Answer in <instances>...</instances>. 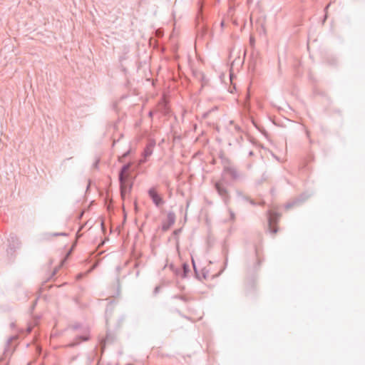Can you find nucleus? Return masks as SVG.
Returning a JSON list of instances; mask_svg holds the SVG:
<instances>
[{"instance_id":"20e7f679","label":"nucleus","mask_w":365,"mask_h":365,"mask_svg":"<svg viewBox=\"0 0 365 365\" xmlns=\"http://www.w3.org/2000/svg\"><path fill=\"white\" fill-rule=\"evenodd\" d=\"M301 198H302V200H304V198H302V197H301L300 198L298 197L297 200L299 201L301 200Z\"/></svg>"},{"instance_id":"7ed1b4c3","label":"nucleus","mask_w":365,"mask_h":365,"mask_svg":"<svg viewBox=\"0 0 365 365\" xmlns=\"http://www.w3.org/2000/svg\"><path fill=\"white\" fill-rule=\"evenodd\" d=\"M216 188L220 195H224L225 193V191L224 190L223 188L221 187V186L219 183L216 184Z\"/></svg>"},{"instance_id":"f257e3e1","label":"nucleus","mask_w":365,"mask_h":365,"mask_svg":"<svg viewBox=\"0 0 365 365\" xmlns=\"http://www.w3.org/2000/svg\"><path fill=\"white\" fill-rule=\"evenodd\" d=\"M149 195L155 205H159L162 203V199L155 189L153 188L149 190Z\"/></svg>"},{"instance_id":"f03ea898","label":"nucleus","mask_w":365,"mask_h":365,"mask_svg":"<svg viewBox=\"0 0 365 365\" xmlns=\"http://www.w3.org/2000/svg\"><path fill=\"white\" fill-rule=\"evenodd\" d=\"M130 165H126L123 166L120 174V180L121 182V184L123 185L125 182V179L127 178L128 175V170H129Z\"/></svg>"}]
</instances>
